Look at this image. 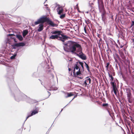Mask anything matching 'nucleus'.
Listing matches in <instances>:
<instances>
[{"label":"nucleus","instance_id":"41","mask_svg":"<svg viewBox=\"0 0 134 134\" xmlns=\"http://www.w3.org/2000/svg\"><path fill=\"white\" fill-rule=\"evenodd\" d=\"M47 0H42V1L44 2V3H43L44 4L45 2L47 1Z\"/></svg>","mask_w":134,"mask_h":134},{"label":"nucleus","instance_id":"7","mask_svg":"<svg viewBox=\"0 0 134 134\" xmlns=\"http://www.w3.org/2000/svg\"><path fill=\"white\" fill-rule=\"evenodd\" d=\"M102 106L104 107V108L108 111L110 115V108H111L110 106L109 105V104L107 103H105L103 104L102 105Z\"/></svg>","mask_w":134,"mask_h":134},{"label":"nucleus","instance_id":"37","mask_svg":"<svg viewBox=\"0 0 134 134\" xmlns=\"http://www.w3.org/2000/svg\"><path fill=\"white\" fill-rule=\"evenodd\" d=\"M134 25V21H132V23L131 25V26Z\"/></svg>","mask_w":134,"mask_h":134},{"label":"nucleus","instance_id":"50","mask_svg":"<svg viewBox=\"0 0 134 134\" xmlns=\"http://www.w3.org/2000/svg\"><path fill=\"white\" fill-rule=\"evenodd\" d=\"M43 25H42V28H43ZM43 29L42 28V29Z\"/></svg>","mask_w":134,"mask_h":134},{"label":"nucleus","instance_id":"42","mask_svg":"<svg viewBox=\"0 0 134 134\" xmlns=\"http://www.w3.org/2000/svg\"><path fill=\"white\" fill-rule=\"evenodd\" d=\"M114 58L115 62H117L118 61L117 59H116V58H115V57H114Z\"/></svg>","mask_w":134,"mask_h":134},{"label":"nucleus","instance_id":"25","mask_svg":"<svg viewBox=\"0 0 134 134\" xmlns=\"http://www.w3.org/2000/svg\"><path fill=\"white\" fill-rule=\"evenodd\" d=\"M17 55V53H15L14 55L12 56L10 58L11 59H14L15 57Z\"/></svg>","mask_w":134,"mask_h":134},{"label":"nucleus","instance_id":"11","mask_svg":"<svg viewBox=\"0 0 134 134\" xmlns=\"http://www.w3.org/2000/svg\"><path fill=\"white\" fill-rule=\"evenodd\" d=\"M73 73L74 76L79 77L78 76L81 74L80 69H79V71H77L76 73H75V71H73Z\"/></svg>","mask_w":134,"mask_h":134},{"label":"nucleus","instance_id":"15","mask_svg":"<svg viewBox=\"0 0 134 134\" xmlns=\"http://www.w3.org/2000/svg\"><path fill=\"white\" fill-rule=\"evenodd\" d=\"M16 37L20 41H22L23 40V37L21 35L16 34Z\"/></svg>","mask_w":134,"mask_h":134},{"label":"nucleus","instance_id":"26","mask_svg":"<svg viewBox=\"0 0 134 134\" xmlns=\"http://www.w3.org/2000/svg\"><path fill=\"white\" fill-rule=\"evenodd\" d=\"M101 4H100V5L99 4V1H98V7L99 9H100V7H103V2H101Z\"/></svg>","mask_w":134,"mask_h":134},{"label":"nucleus","instance_id":"17","mask_svg":"<svg viewBox=\"0 0 134 134\" xmlns=\"http://www.w3.org/2000/svg\"><path fill=\"white\" fill-rule=\"evenodd\" d=\"M28 32L27 30H24L23 32V37H25L27 34Z\"/></svg>","mask_w":134,"mask_h":134},{"label":"nucleus","instance_id":"28","mask_svg":"<svg viewBox=\"0 0 134 134\" xmlns=\"http://www.w3.org/2000/svg\"><path fill=\"white\" fill-rule=\"evenodd\" d=\"M107 65L105 66L106 69L107 70H108L109 68V65L110 64L109 62H108L106 64Z\"/></svg>","mask_w":134,"mask_h":134},{"label":"nucleus","instance_id":"6","mask_svg":"<svg viewBox=\"0 0 134 134\" xmlns=\"http://www.w3.org/2000/svg\"><path fill=\"white\" fill-rule=\"evenodd\" d=\"M38 110L37 109H36L32 111H31V113H29L27 114V116L26 118V119L25 120V121L29 117H31L32 116H33L37 114L38 112Z\"/></svg>","mask_w":134,"mask_h":134},{"label":"nucleus","instance_id":"38","mask_svg":"<svg viewBox=\"0 0 134 134\" xmlns=\"http://www.w3.org/2000/svg\"><path fill=\"white\" fill-rule=\"evenodd\" d=\"M115 46L117 48H119V46H118V44H115Z\"/></svg>","mask_w":134,"mask_h":134},{"label":"nucleus","instance_id":"2","mask_svg":"<svg viewBox=\"0 0 134 134\" xmlns=\"http://www.w3.org/2000/svg\"><path fill=\"white\" fill-rule=\"evenodd\" d=\"M14 98L15 100L17 102L25 99L27 102L31 104H32L37 102V101L35 100L27 97V96L23 93L15 95Z\"/></svg>","mask_w":134,"mask_h":134},{"label":"nucleus","instance_id":"40","mask_svg":"<svg viewBox=\"0 0 134 134\" xmlns=\"http://www.w3.org/2000/svg\"><path fill=\"white\" fill-rule=\"evenodd\" d=\"M100 38V39L99 40V42H102V39L101 38H100L99 36H98Z\"/></svg>","mask_w":134,"mask_h":134},{"label":"nucleus","instance_id":"13","mask_svg":"<svg viewBox=\"0 0 134 134\" xmlns=\"http://www.w3.org/2000/svg\"><path fill=\"white\" fill-rule=\"evenodd\" d=\"M40 23L42 24V17L38 19L37 21L35 22V25H36Z\"/></svg>","mask_w":134,"mask_h":134},{"label":"nucleus","instance_id":"18","mask_svg":"<svg viewBox=\"0 0 134 134\" xmlns=\"http://www.w3.org/2000/svg\"><path fill=\"white\" fill-rule=\"evenodd\" d=\"M110 84L113 87V89L117 88L116 87V84H115V83L114 82H111Z\"/></svg>","mask_w":134,"mask_h":134},{"label":"nucleus","instance_id":"24","mask_svg":"<svg viewBox=\"0 0 134 134\" xmlns=\"http://www.w3.org/2000/svg\"><path fill=\"white\" fill-rule=\"evenodd\" d=\"M108 75L111 78L110 80L111 81V82H112L113 80L114 77H113L112 75H111L109 73H108Z\"/></svg>","mask_w":134,"mask_h":134},{"label":"nucleus","instance_id":"52","mask_svg":"<svg viewBox=\"0 0 134 134\" xmlns=\"http://www.w3.org/2000/svg\"><path fill=\"white\" fill-rule=\"evenodd\" d=\"M41 84H42V82H41Z\"/></svg>","mask_w":134,"mask_h":134},{"label":"nucleus","instance_id":"48","mask_svg":"<svg viewBox=\"0 0 134 134\" xmlns=\"http://www.w3.org/2000/svg\"><path fill=\"white\" fill-rule=\"evenodd\" d=\"M11 69H12L13 70V68H12Z\"/></svg>","mask_w":134,"mask_h":134},{"label":"nucleus","instance_id":"29","mask_svg":"<svg viewBox=\"0 0 134 134\" xmlns=\"http://www.w3.org/2000/svg\"><path fill=\"white\" fill-rule=\"evenodd\" d=\"M85 22L87 24H89L90 23V21L88 19H87L85 20Z\"/></svg>","mask_w":134,"mask_h":134},{"label":"nucleus","instance_id":"32","mask_svg":"<svg viewBox=\"0 0 134 134\" xmlns=\"http://www.w3.org/2000/svg\"><path fill=\"white\" fill-rule=\"evenodd\" d=\"M14 36V35L13 34H9L8 35H7V36H12V37L13 36Z\"/></svg>","mask_w":134,"mask_h":134},{"label":"nucleus","instance_id":"51","mask_svg":"<svg viewBox=\"0 0 134 134\" xmlns=\"http://www.w3.org/2000/svg\"><path fill=\"white\" fill-rule=\"evenodd\" d=\"M124 51H125V49H124Z\"/></svg>","mask_w":134,"mask_h":134},{"label":"nucleus","instance_id":"39","mask_svg":"<svg viewBox=\"0 0 134 134\" xmlns=\"http://www.w3.org/2000/svg\"><path fill=\"white\" fill-rule=\"evenodd\" d=\"M102 42H99L98 43V44L100 45H100L102 44Z\"/></svg>","mask_w":134,"mask_h":134},{"label":"nucleus","instance_id":"46","mask_svg":"<svg viewBox=\"0 0 134 134\" xmlns=\"http://www.w3.org/2000/svg\"><path fill=\"white\" fill-rule=\"evenodd\" d=\"M112 130H111V127L110 128V131H111Z\"/></svg>","mask_w":134,"mask_h":134},{"label":"nucleus","instance_id":"23","mask_svg":"<svg viewBox=\"0 0 134 134\" xmlns=\"http://www.w3.org/2000/svg\"><path fill=\"white\" fill-rule=\"evenodd\" d=\"M79 64L81 66V67L82 68V69L83 70V71H84V67H83V62H79Z\"/></svg>","mask_w":134,"mask_h":134},{"label":"nucleus","instance_id":"5","mask_svg":"<svg viewBox=\"0 0 134 134\" xmlns=\"http://www.w3.org/2000/svg\"><path fill=\"white\" fill-rule=\"evenodd\" d=\"M63 32L61 31H55L52 32L51 33L52 34H56L55 35H52L49 37V39H57L58 37V36L60 35L61 33Z\"/></svg>","mask_w":134,"mask_h":134},{"label":"nucleus","instance_id":"19","mask_svg":"<svg viewBox=\"0 0 134 134\" xmlns=\"http://www.w3.org/2000/svg\"><path fill=\"white\" fill-rule=\"evenodd\" d=\"M85 64V66L87 70L88 71V72H90V67L85 62H84Z\"/></svg>","mask_w":134,"mask_h":134},{"label":"nucleus","instance_id":"1","mask_svg":"<svg viewBox=\"0 0 134 134\" xmlns=\"http://www.w3.org/2000/svg\"><path fill=\"white\" fill-rule=\"evenodd\" d=\"M64 49L66 52L75 54L83 60L87 59L86 55L82 52V48L80 44L77 42L70 41L68 45L67 44L64 43Z\"/></svg>","mask_w":134,"mask_h":134},{"label":"nucleus","instance_id":"21","mask_svg":"<svg viewBox=\"0 0 134 134\" xmlns=\"http://www.w3.org/2000/svg\"><path fill=\"white\" fill-rule=\"evenodd\" d=\"M39 28L37 29V31L40 32L42 30V24H41L38 26Z\"/></svg>","mask_w":134,"mask_h":134},{"label":"nucleus","instance_id":"3","mask_svg":"<svg viewBox=\"0 0 134 134\" xmlns=\"http://www.w3.org/2000/svg\"><path fill=\"white\" fill-rule=\"evenodd\" d=\"M126 90L128 102L130 103H134V98L132 97L131 91L129 88H127Z\"/></svg>","mask_w":134,"mask_h":134},{"label":"nucleus","instance_id":"31","mask_svg":"<svg viewBox=\"0 0 134 134\" xmlns=\"http://www.w3.org/2000/svg\"><path fill=\"white\" fill-rule=\"evenodd\" d=\"M62 37H60L59 36H58V38H57V39L59 40H61V39H62Z\"/></svg>","mask_w":134,"mask_h":134},{"label":"nucleus","instance_id":"12","mask_svg":"<svg viewBox=\"0 0 134 134\" xmlns=\"http://www.w3.org/2000/svg\"><path fill=\"white\" fill-rule=\"evenodd\" d=\"M80 66L79 64V62H77L75 64L74 66V69L73 71H75V69L78 70L79 69H80L79 67Z\"/></svg>","mask_w":134,"mask_h":134},{"label":"nucleus","instance_id":"9","mask_svg":"<svg viewBox=\"0 0 134 134\" xmlns=\"http://www.w3.org/2000/svg\"><path fill=\"white\" fill-rule=\"evenodd\" d=\"M25 45L24 43L20 42L19 43H16L13 45V48H15L14 47H19L20 46H23Z\"/></svg>","mask_w":134,"mask_h":134},{"label":"nucleus","instance_id":"35","mask_svg":"<svg viewBox=\"0 0 134 134\" xmlns=\"http://www.w3.org/2000/svg\"><path fill=\"white\" fill-rule=\"evenodd\" d=\"M91 11L92 13H93L94 11V9L93 8H92L91 10Z\"/></svg>","mask_w":134,"mask_h":134},{"label":"nucleus","instance_id":"16","mask_svg":"<svg viewBox=\"0 0 134 134\" xmlns=\"http://www.w3.org/2000/svg\"><path fill=\"white\" fill-rule=\"evenodd\" d=\"M66 94L67 95V96H66V98L71 97L74 95V93L72 92H67Z\"/></svg>","mask_w":134,"mask_h":134},{"label":"nucleus","instance_id":"36","mask_svg":"<svg viewBox=\"0 0 134 134\" xmlns=\"http://www.w3.org/2000/svg\"><path fill=\"white\" fill-rule=\"evenodd\" d=\"M84 31H85V33H86V26H85L84 27Z\"/></svg>","mask_w":134,"mask_h":134},{"label":"nucleus","instance_id":"14","mask_svg":"<svg viewBox=\"0 0 134 134\" xmlns=\"http://www.w3.org/2000/svg\"><path fill=\"white\" fill-rule=\"evenodd\" d=\"M60 35H61L62 37H63L62 39H61V41L63 42H64L65 40L67 38V37L66 36L64 35L63 33H61V34H60Z\"/></svg>","mask_w":134,"mask_h":134},{"label":"nucleus","instance_id":"22","mask_svg":"<svg viewBox=\"0 0 134 134\" xmlns=\"http://www.w3.org/2000/svg\"><path fill=\"white\" fill-rule=\"evenodd\" d=\"M44 6L45 7H43V8H45L47 10L49 11L50 10V9L48 7V5L47 4H45V3L44 4Z\"/></svg>","mask_w":134,"mask_h":134},{"label":"nucleus","instance_id":"49","mask_svg":"<svg viewBox=\"0 0 134 134\" xmlns=\"http://www.w3.org/2000/svg\"><path fill=\"white\" fill-rule=\"evenodd\" d=\"M133 41H134V39H133Z\"/></svg>","mask_w":134,"mask_h":134},{"label":"nucleus","instance_id":"20","mask_svg":"<svg viewBox=\"0 0 134 134\" xmlns=\"http://www.w3.org/2000/svg\"><path fill=\"white\" fill-rule=\"evenodd\" d=\"M120 54L122 59H124L125 58V57L123 52H120Z\"/></svg>","mask_w":134,"mask_h":134},{"label":"nucleus","instance_id":"10","mask_svg":"<svg viewBox=\"0 0 134 134\" xmlns=\"http://www.w3.org/2000/svg\"><path fill=\"white\" fill-rule=\"evenodd\" d=\"M87 79L84 82V84L87 85H89L91 83V79L90 78H89L88 77L86 78Z\"/></svg>","mask_w":134,"mask_h":134},{"label":"nucleus","instance_id":"27","mask_svg":"<svg viewBox=\"0 0 134 134\" xmlns=\"http://www.w3.org/2000/svg\"><path fill=\"white\" fill-rule=\"evenodd\" d=\"M65 14H63L60 16V18L62 19H63L65 17Z\"/></svg>","mask_w":134,"mask_h":134},{"label":"nucleus","instance_id":"30","mask_svg":"<svg viewBox=\"0 0 134 134\" xmlns=\"http://www.w3.org/2000/svg\"><path fill=\"white\" fill-rule=\"evenodd\" d=\"M113 90L114 92V94L116 95V94H117V92H116V90H117V88L113 89Z\"/></svg>","mask_w":134,"mask_h":134},{"label":"nucleus","instance_id":"45","mask_svg":"<svg viewBox=\"0 0 134 134\" xmlns=\"http://www.w3.org/2000/svg\"><path fill=\"white\" fill-rule=\"evenodd\" d=\"M123 46H122V45H121L120 46V47L121 48H122L123 47Z\"/></svg>","mask_w":134,"mask_h":134},{"label":"nucleus","instance_id":"4","mask_svg":"<svg viewBox=\"0 0 134 134\" xmlns=\"http://www.w3.org/2000/svg\"><path fill=\"white\" fill-rule=\"evenodd\" d=\"M45 22H47L48 24L51 25V26L54 27L57 26L56 24H55L49 18L46 17H42V24Z\"/></svg>","mask_w":134,"mask_h":134},{"label":"nucleus","instance_id":"33","mask_svg":"<svg viewBox=\"0 0 134 134\" xmlns=\"http://www.w3.org/2000/svg\"><path fill=\"white\" fill-rule=\"evenodd\" d=\"M115 55H116V57H115V58H119V56L117 54H115Z\"/></svg>","mask_w":134,"mask_h":134},{"label":"nucleus","instance_id":"8","mask_svg":"<svg viewBox=\"0 0 134 134\" xmlns=\"http://www.w3.org/2000/svg\"><path fill=\"white\" fill-rule=\"evenodd\" d=\"M57 10L58 14L59 15H61L62 13L64 11L63 8L62 7H59L57 9Z\"/></svg>","mask_w":134,"mask_h":134},{"label":"nucleus","instance_id":"47","mask_svg":"<svg viewBox=\"0 0 134 134\" xmlns=\"http://www.w3.org/2000/svg\"><path fill=\"white\" fill-rule=\"evenodd\" d=\"M51 71V70H49L48 71V72H50Z\"/></svg>","mask_w":134,"mask_h":134},{"label":"nucleus","instance_id":"43","mask_svg":"<svg viewBox=\"0 0 134 134\" xmlns=\"http://www.w3.org/2000/svg\"><path fill=\"white\" fill-rule=\"evenodd\" d=\"M68 70L69 71H70L71 70V69L70 68H69Z\"/></svg>","mask_w":134,"mask_h":134},{"label":"nucleus","instance_id":"44","mask_svg":"<svg viewBox=\"0 0 134 134\" xmlns=\"http://www.w3.org/2000/svg\"><path fill=\"white\" fill-rule=\"evenodd\" d=\"M104 14L103 13L102 15V17L103 18L104 15Z\"/></svg>","mask_w":134,"mask_h":134},{"label":"nucleus","instance_id":"53","mask_svg":"<svg viewBox=\"0 0 134 134\" xmlns=\"http://www.w3.org/2000/svg\"><path fill=\"white\" fill-rule=\"evenodd\" d=\"M131 89H132V90H133V88H132Z\"/></svg>","mask_w":134,"mask_h":134},{"label":"nucleus","instance_id":"34","mask_svg":"<svg viewBox=\"0 0 134 134\" xmlns=\"http://www.w3.org/2000/svg\"><path fill=\"white\" fill-rule=\"evenodd\" d=\"M11 37V38H12L13 39V40H14V42H17V41L16 40V39L14 38V37Z\"/></svg>","mask_w":134,"mask_h":134}]
</instances>
